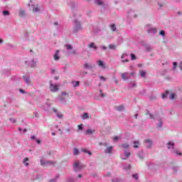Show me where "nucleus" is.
<instances>
[{"instance_id": "obj_61", "label": "nucleus", "mask_w": 182, "mask_h": 182, "mask_svg": "<svg viewBox=\"0 0 182 182\" xmlns=\"http://www.w3.org/2000/svg\"><path fill=\"white\" fill-rule=\"evenodd\" d=\"M63 96H69V94L68 92H62Z\"/></svg>"}, {"instance_id": "obj_14", "label": "nucleus", "mask_w": 182, "mask_h": 182, "mask_svg": "<svg viewBox=\"0 0 182 182\" xmlns=\"http://www.w3.org/2000/svg\"><path fill=\"white\" fill-rule=\"evenodd\" d=\"M144 46L146 52H151L153 50V46H151L150 44H145Z\"/></svg>"}, {"instance_id": "obj_7", "label": "nucleus", "mask_w": 182, "mask_h": 182, "mask_svg": "<svg viewBox=\"0 0 182 182\" xmlns=\"http://www.w3.org/2000/svg\"><path fill=\"white\" fill-rule=\"evenodd\" d=\"M25 64L30 68H36V62H35L34 59H33L31 61H25Z\"/></svg>"}, {"instance_id": "obj_17", "label": "nucleus", "mask_w": 182, "mask_h": 182, "mask_svg": "<svg viewBox=\"0 0 182 182\" xmlns=\"http://www.w3.org/2000/svg\"><path fill=\"white\" fill-rule=\"evenodd\" d=\"M128 16H130L131 18H137V16L134 14V11L133 10H129L128 11Z\"/></svg>"}, {"instance_id": "obj_64", "label": "nucleus", "mask_w": 182, "mask_h": 182, "mask_svg": "<svg viewBox=\"0 0 182 182\" xmlns=\"http://www.w3.org/2000/svg\"><path fill=\"white\" fill-rule=\"evenodd\" d=\"M68 182H75L73 178H68Z\"/></svg>"}, {"instance_id": "obj_41", "label": "nucleus", "mask_w": 182, "mask_h": 182, "mask_svg": "<svg viewBox=\"0 0 182 182\" xmlns=\"http://www.w3.org/2000/svg\"><path fill=\"white\" fill-rule=\"evenodd\" d=\"M132 178H135V180H139V174L138 173L133 174Z\"/></svg>"}, {"instance_id": "obj_30", "label": "nucleus", "mask_w": 182, "mask_h": 182, "mask_svg": "<svg viewBox=\"0 0 182 182\" xmlns=\"http://www.w3.org/2000/svg\"><path fill=\"white\" fill-rule=\"evenodd\" d=\"M141 77H146V71L140 70L139 71Z\"/></svg>"}, {"instance_id": "obj_59", "label": "nucleus", "mask_w": 182, "mask_h": 182, "mask_svg": "<svg viewBox=\"0 0 182 182\" xmlns=\"http://www.w3.org/2000/svg\"><path fill=\"white\" fill-rule=\"evenodd\" d=\"M177 170H178V168L177 166H174V167L173 168V171H177Z\"/></svg>"}, {"instance_id": "obj_55", "label": "nucleus", "mask_w": 182, "mask_h": 182, "mask_svg": "<svg viewBox=\"0 0 182 182\" xmlns=\"http://www.w3.org/2000/svg\"><path fill=\"white\" fill-rule=\"evenodd\" d=\"M80 74L82 75V76H85V75H87V72L85 71H81Z\"/></svg>"}, {"instance_id": "obj_44", "label": "nucleus", "mask_w": 182, "mask_h": 182, "mask_svg": "<svg viewBox=\"0 0 182 182\" xmlns=\"http://www.w3.org/2000/svg\"><path fill=\"white\" fill-rule=\"evenodd\" d=\"M58 177H59V175H57L55 178L50 179V182H56V180H58Z\"/></svg>"}, {"instance_id": "obj_6", "label": "nucleus", "mask_w": 182, "mask_h": 182, "mask_svg": "<svg viewBox=\"0 0 182 182\" xmlns=\"http://www.w3.org/2000/svg\"><path fill=\"white\" fill-rule=\"evenodd\" d=\"M50 92H53L54 93L59 90V86L57 85H54L52 82V80L50 81Z\"/></svg>"}, {"instance_id": "obj_16", "label": "nucleus", "mask_w": 182, "mask_h": 182, "mask_svg": "<svg viewBox=\"0 0 182 182\" xmlns=\"http://www.w3.org/2000/svg\"><path fill=\"white\" fill-rule=\"evenodd\" d=\"M112 151H113V146H109L105 150V154H112Z\"/></svg>"}, {"instance_id": "obj_57", "label": "nucleus", "mask_w": 182, "mask_h": 182, "mask_svg": "<svg viewBox=\"0 0 182 182\" xmlns=\"http://www.w3.org/2000/svg\"><path fill=\"white\" fill-rule=\"evenodd\" d=\"M113 140L114 141H117V140H119V136H114Z\"/></svg>"}, {"instance_id": "obj_40", "label": "nucleus", "mask_w": 182, "mask_h": 182, "mask_svg": "<svg viewBox=\"0 0 182 182\" xmlns=\"http://www.w3.org/2000/svg\"><path fill=\"white\" fill-rule=\"evenodd\" d=\"M79 154V149L75 148L74 149V156H77Z\"/></svg>"}, {"instance_id": "obj_34", "label": "nucleus", "mask_w": 182, "mask_h": 182, "mask_svg": "<svg viewBox=\"0 0 182 182\" xmlns=\"http://www.w3.org/2000/svg\"><path fill=\"white\" fill-rule=\"evenodd\" d=\"M159 123L157 124V127H159V128L163 127V121L161 120V119H159Z\"/></svg>"}, {"instance_id": "obj_29", "label": "nucleus", "mask_w": 182, "mask_h": 182, "mask_svg": "<svg viewBox=\"0 0 182 182\" xmlns=\"http://www.w3.org/2000/svg\"><path fill=\"white\" fill-rule=\"evenodd\" d=\"M109 49H111V50H116V45L109 44Z\"/></svg>"}, {"instance_id": "obj_1", "label": "nucleus", "mask_w": 182, "mask_h": 182, "mask_svg": "<svg viewBox=\"0 0 182 182\" xmlns=\"http://www.w3.org/2000/svg\"><path fill=\"white\" fill-rule=\"evenodd\" d=\"M174 142L170 141L167 143L166 146L168 150H171V153L177 154V156H181V152H178V150L176 149Z\"/></svg>"}, {"instance_id": "obj_42", "label": "nucleus", "mask_w": 182, "mask_h": 182, "mask_svg": "<svg viewBox=\"0 0 182 182\" xmlns=\"http://www.w3.org/2000/svg\"><path fill=\"white\" fill-rule=\"evenodd\" d=\"M3 15H4V16H9V11H3Z\"/></svg>"}, {"instance_id": "obj_9", "label": "nucleus", "mask_w": 182, "mask_h": 182, "mask_svg": "<svg viewBox=\"0 0 182 182\" xmlns=\"http://www.w3.org/2000/svg\"><path fill=\"white\" fill-rule=\"evenodd\" d=\"M122 160H127L130 157V152L125 151L124 154L120 155Z\"/></svg>"}, {"instance_id": "obj_22", "label": "nucleus", "mask_w": 182, "mask_h": 182, "mask_svg": "<svg viewBox=\"0 0 182 182\" xmlns=\"http://www.w3.org/2000/svg\"><path fill=\"white\" fill-rule=\"evenodd\" d=\"M53 58H54V60H59V59H60V56H59V50H56V53L54 54Z\"/></svg>"}, {"instance_id": "obj_48", "label": "nucleus", "mask_w": 182, "mask_h": 182, "mask_svg": "<svg viewBox=\"0 0 182 182\" xmlns=\"http://www.w3.org/2000/svg\"><path fill=\"white\" fill-rule=\"evenodd\" d=\"M159 35H161V36H164L166 35V32L164 31H161L159 32Z\"/></svg>"}, {"instance_id": "obj_24", "label": "nucleus", "mask_w": 182, "mask_h": 182, "mask_svg": "<svg viewBox=\"0 0 182 182\" xmlns=\"http://www.w3.org/2000/svg\"><path fill=\"white\" fill-rule=\"evenodd\" d=\"M73 87H77V86L80 85V82L79 81H72Z\"/></svg>"}, {"instance_id": "obj_3", "label": "nucleus", "mask_w": 182, "mask_h": 182, "mask_svg": "<svg viewBox=\"0 0 182 182\" xmlns=\"http://www.w3.org/2000/svg\"><path fill=\"white\" fill-rule=\"evenodd\" d=\"M84 167L85 165L80 164V162H79L78 161L74 162L73 168L75 171H80V170H82V168H83Z\"/></svg>"}, {"instance_id": "obj_50", "label": "nucleus", "mask_w": 182, "mask_h": 182, "mask_svg": "<svg viewBox=\"0 0 182 182\" xmlns=\"http://www.w3.org/2000/svg\"><path fill=\"white\" fill-rule=\"evenodd\" d=\"M131 60H136V55L134 54H131Z\"/></svg>"}, {"instance_id": "obj_49", "label": "nucleus", "mask_w": 182, "mask_h": 182, "mask_svg": "<svg viewBox=\"0 0 182 182\" xmlns=\"http://www.w3.org/2000/svg\"><path fill=\"white\" fill-rule=\"evenodd\" d=\"M78 130H83V124L78 125Z\"/></svg>"}, {"instance_id": "obj_58", "label": "nucleus", "mask_w": 182, "mask_h": 182, "mask_svg": "<svg viewBox=\"0 0 182 182\" xmlns=\"http://www.w3.org/2000/svg\"><path fill=\"white\" fill-rule=\"evenodd\" d=\"M82 151H83V153H87V154L89 151H87V149H82Z\"/></svg>"}, {"instance_id": "obj_23", "label": "nucleus", "mask_w": 182, "mask_h": 182, "mask_svg": "<svg viewBox=\"0 0 182 182\" xmlns=\"http://www.w3.org/2000/svg\"><path fill=\"white\" fill-rule=\"evenodd\" d=\"M88 48H92L94 50H97V46H96V44H95V43H91L88 46Z\"/></svg>"}, {"instance_id": "obj_5", "label": "nucleus", "mask_w": 182, "mask_h": 182, "mask_svg": "<svg viewBox=\"0 0 182 182\" xmlns=\"http://www.w3.org/2000/svg\"><path fill=\"white\" fill-rule=\"evenodd\" d=\"M65 47L66 48L67 50H71L68 52L69 55H76V50H73V46L70 44H65Z\"/></svg>"}, {"instance_id": "obj_11", "label": "nucleus", "mask_w": 182, "mask_h": 182, "mask_svg": "<svg viewBox=\"0 0 182 182\" xmlns=\"http://www.w3.org/2000/svg\"><path fill=\"white\" fill-rule=\"evenodd\" d=\"M144 143L146 144L147 149H151V146H153V141L151 139H145Z\"/></svg>"}, {"instance_id": "obj_45", "label": "nucleus", "mask_w": 182, "mask_h": 182, "mask_svg": "<svg viewBox=\"0 0 182 182\" xmlns=\"http://www.w3.org/2000/svg\"><path fill=\"white\" fill-rule=\"evenodd\" d=\"M173 67L172 70H176V69L177 68V62H173Z\"/></svg>"}, {"instance_id": "obj_15", "label": "nucleus", "mask_w": 182, "mask_h": 182, "mask_svg": "<svg viewBox=\"0 0 182 182\" xmlns=\"http://www.w3.org/2000/svg\"><path fill=\"white\" fill-rule=\"evenodd\" d=\"M147 32H148V33H152L153 35H154L157 32V28H150L147 29Z\"/></svg>"}, {"instance_id": "obj_32", "label": "nucleus", "mask_w": 182, "mask_h": 182, "mask_svg": "<svg viewBox=\"0 0 182 182\" xmlns=\"http://www.w3.org/2000/svg\"><path fill=\"white\" fill-rule=\"evenodd\" d=\"M95 132L94 129H88L86 130V134H92Z\"/></svg>"}, {"instance_id": "obj_43", "label": "nucleus", "mask_w": 182, "mask_h": 182, "mask_svg": "<svg viewBox=\"0 0 182 182\" xmlns=\"http://www.w3.org/2000/svg\"><path fill=\"white\" fill-rule=\"evenodd\" d=\"M112 182H120V179H119L118 178H113L112 179Z\"/></svg>"}, {"instance_id": "obj_46", "label": "nucleus", "mask_w": 182, "mask_h": 182, "mask_svg": "<svg viewBox=\"0 0 182 182\" xmlns=\"http://www.w3.org/2000/svg\"><path fill=\"white\" fill-rule=\"evenodd\" d=\"M174 97H176V94H174V93L171 94V95L169 96V99L171 100H173V99H174Z\"/></svg>"}, {"instance_id": "obj_36", "label": "nucleus", "mask_w": 182, "mask_h": 182, "mask_svg": "<svg viewBox=\"0 0 182 182\" xmlns=\"http://www.w3.org/2000/svg\"><path fill=\"white\" fill-rule=\"evenodd\" d=\"M59 100H60V102H61V103H66V99L63 97H60L59 98Z\"/></svg>"}, {"instance_id": "obj_28", "label": "nucleus", "mask_w": 182, "mask_h": 182, "mask_svg": "<svg viewBox=\"0 0 182 182\" xmlns=\"http://www.w3.org/2000/svg\"><path fill=\"white\" fill-rule=\"evenodd\" d=\"M110 29L111 31H112V32H116V30H117L116 24H111Z\"/></svg>"}, {"instance_id": "obj_12", "label": "nucleus", "mask_w": 182, "mask_h": 182, "mask_svg": "<svg viewBox=\"0 0 182 182\" xmlns=\"http://www.w3.org/2000/svg\"><path fill=\"white\" fill-rule=\"evenodd\" d=\"M122 63H126V62H129V55L123 54L121 56Z\"/></svg>"}, {"instance_id": "obj_39", "label": "nucleus", "mask_w": 182, "mask_h": 182, "mask_svg": "<svg viewBox=\"0 0 182 182\" xmlns=\"http://www.w3.org/2000/svg\"><path fill=\"white\" fill-rule=\"evenodd\" d=\"M129 146H130V145H129L128 144H122V147H123L124 149H129Z\"/></svg>"}, {"instance_id": "obj_13", "label": "nucleus", "mask_w": 182, "mask_h": 182, "mask_svg": "<svg viewBox=\"0 0 182 182\" xmlns=\"http://www.w3.org/2000/svg\"><path fill=\"white\" fill-rule=\"evenodd\" d=\"M97 65H98L100 68H102V69H106V63H105L101 60H99L98 61H97Z\"/></svg>"}, {"instance_id": "obj_31", "label": "nucleus", "mask_w": 182, "mask_h": 182, "mask_svg": "<svg viewBox=\"0 0 182 182\" xmlns=\"http://www.w3.org/2000/svg\"><path fill=\"white\" fill-rule=\"evenodd\" d=\"M134 149H139V145L138 144H140V142H139V141H134Z\"/></svg>"}, {"instance_id": "obj_52", "label": "nucleus", "mask_w": 182, "mask_h": 182, "mask_svg": "<svg viewBox=\"0 0 182 182\" xmlns=\"http://www.w3.org/2000/svg\"><path fill=\"white\" fill-rule=\"evenodd\" d=\"M7 46L9 49H12V48H15V46H14V45H12V44H7Z\"/></svg>"}, {"instance_id": "obj_2", "label": "nucleus", "mask_w": 182, "mask_h": 182, "mask_svg": "<svg viewBox=\"0 0 182 182\" xmlns=\"http://www.w3.org/2000/svg\"><path fill=\"white\" fill-rule=\"evenodd\" d=\"M79 31H82V25L80 24V21L75 20L73 23V32L76 33L79 32Z\"/></svg>"}, {"instance_id": "obj_56", "label": "nucleus", "mask_w": 182, "mask_h": 182, "mask_svg": "<svg viewBox=\"0 0 182 182\" xmlns=\"http://www.w3.org/2000/svg\"><path fill=\"white\" fill-rule=\"evenodd\" d=\"M100 48L102 49L103 50H106V49H107V47H106L105 46H101Z\"/></svg>"}, {"instance_id": "obj_19", "label": "nucleus", "mask_w": 182, "mask_h": 182, "mask_svg": "<svg viewBox=\"0 0 182 182\" xmlns=\"http://www.w3.org/2000/svg\"><path fill=\"white\" fill-rule=\"evenodd\" d=\"M136 86H137L136 84V81H132V82H129L128 85V87L129 89H133V87H136Z\"/></svg>"}, {"instance_id": "obj_33", "label": "nucleus", "mask_w": 182, "mask_h": 182, "mask_svg": "<svg viewBox=\"0 0 182 182\" xmlns=\"http://www.w3.org/2000/svg\"><path fill=\"white\" fill-rule=\"evenodd\" d=\"M26 161H29V159L28 158H25L23 161V164H25V166H29V164L27 163Z\"/></svg>"}, {"instance_id": "obj_60", "label": "nucleus", "mask_w": 182, "mask_h": 182, "mask_svg": "<svg viewBox=\"0 0 182 182\" xmlns=\"http://www.w3.org/2000/svg\"><path fill=\"white\" fill-rule=\"evenodd\" d=\"M50 71H51L52 75H53L55 73V72H56V70L53 68H51Z\"/></svg>"}, {"instance_id": "obj_4", "label": "nucleus", "mask_w": 182, "mask_h": 182, "mask_svg": "<svg viewBox=\"0 0 182 182\" xmlns=\"http://www.w3.org/2000/svg\"><path fill=\"white\" fill-rule=\"evenodd\" d=\"M40 163H41V165L43 166H53L54 164H56V162L53 161H44L43 160V158H42L41 160H40Z\"/></svg>"}, {"instance_id": "obj_62", "label": "nucleus", "mask_w": 182, "mask_h": 182, "mask_svg": "<svg viewBox=\"0 0 182 182\" xmlns=\"http://www.w3.org/2000/svg\"><path fill=\"white\" fill-rule=\"evenodd\" d=\"M179 69L182 70V61L179 63Z\"/></svg>"}, {"instance_id": "obj_25", "label": "nucleus", "mask_w": 182, "mask_h": 182, "mask_svg": "<svg viewBox=\"0 0 182 182\" xmlns=\"http://www.w3.org/2000/svg\"><path fill=\"white\" fill-rule=\"evenodd\" d=\"M82 120H86V119H89V114L87 112H85L82 114Z\"/></svg>"}, {"instance_id": "obj_38", "label": "nucleus", "mask_w": 182, "mask_h": 182, "mask_svg": "<svg viewBox=\"0 0 182 182\" xmlns=\"http://www.w3.org/2000/svg\"><path fill=\"white\" fill-rule=\"evenodd\" d=\"M56 116L58 119H62V117H63V114L60 112H57Z\"/></svg>"}, {"instance_id": "obj_53", "label": "nucleus", "mask_w": 182, "mask_h": 182, "mask_svg": "<svg viewBox=\"0 0 182 182\" xmlns=\"http://www.w3.org/2000/svg\"><path fill=\"white\" fill-rule=\"evenodd\" d=\"M10 122H11V123H16V119H15V118H10Z\"/></svg>"}, {"instance_id": "obj_47", "label": "nucleus", "mask_w": 182, "mask_h": 182, "mask_svg": "<svg viewBox=\"0 0 182 182\" xmlns=\"http://www.w3.org/2000/svg\"><path fill=\"white\" fill-rule=\"evenodd\" d=\"M100 80H103V82H106V80H107V78H106L103 76H100Z\"/></svg>"}, {"instance_id": "obj_20", "label": "nucleus", "mask_w": 182, "mask_h": 182, "mask_svg": "<svg viewBox=\"0 0 182 182\" xmlns=\"http://www.w3.org/2000/svg\"><path fill=\"white\" fill-rule=\"evenodd\" d=\"M18 15L19 16H21L22 18H24V16L26 15L25 13V11L22 9H20L18 11Z\"/></svg>"}, {"instance_id": "obj_37", "label": "nucleus", "mask_w": 182, "mask_h": 182, "mask_svg": "<svg viewBox=\"0 0 182 182\" xmlns=\"http://www.w3.org/2000/svg\"><path fill=\"white\" fill-rule=\"evenodd\" d=\"M146 114H149L150 119H154V115H153L152 114H150V112L147 109H146Z\"/></svg>"}, {"instance_id": "obj_18", "label": "nucleus", "mask_w": 182, "mask_h": 182, "mask_svg": "<svg viewBox=\"0 0 182 182\" xmlns=\"http://www.w3.org/2000/svg\"><path fill=\"white\" fill-rule=\"evenodd\" d=\"M115 109L117 110V112H124V105H119L115 107Z\"/></svg>"}, {"instance_id": "obj_10", "label": "nucleus", "mask_w": 182, "mask_h": 182, "mask_svg": "<svg viewBox=\"0 0 182 182\" xmlns=\"http://www.w3.org/2000/svg\"><path fill=\"white\" fill-rule=\"evenodd\" d=\"M121 77L123 80H129L130 79V74L129 73H122Z\"/></svg>"}, {"instance_id": "obj_8", "label": "nucleus", "mask_w": 182, "mask_h": 182, "mask_svg": "<svg viewBox=\"0 0 182 182\" xmlns=\"http://www.w3.org/2000/svg\"><path fill=\"white\" fill-rule=\"evenodd\" d=\"M23 79L26 85H31V75L29 74L23 75Z\"/></svg>"}, {"instance_id": "obj_26", "label": "nucleus", "mask_w": 182, "mask_h": 182, "mask_svg": "<svg viewBox=\"0 0 182 182\" xmlns=\"http://www.w3.org/2000/svg\"><path fill=\"white\" fill-rule=\"evenodd\" d=\"M95 4H97V5H99L100 6H103V5H105L103 1H102L101 0H95Z\"/></svg>"}, {"instance_id": "obj_35", "label": "nucleus", "mask_w": 182, "mask_h": 182, "mask_svg": "<svg viewBox=\"0 0 182 182\" xmlns=\"http://www.w3.org/2000/svg\"><path fill=\"white\" fill-rule=\"evenodd\" d=\"M168 95V91H166L164 93L162 94V99H166Z\"/></svg>"}, {"instance_id": "obj_51", "label": "nucleus", "mask_w": 182, "mask_h": 182, "mask_svg": "<svg viewBox=\"0 0 182 182\" xmlns=\"http://www.w3.org/2000/svg\"><path fill=\"white\" fill-rule=\"evenodd\" d=\"M33 12H39V8H38V7H33Z\"/></svg>"}, {"instance_id": "obj_63", "label": "nucleus", "mask_w": 182, "mask_h": 182, "mask_svg": "<svg viewBox=\"0 0 182 182\" xmlns=\"http://www.w3.org/2000/svg\"><path fill=\"white\" fill-rule=\"evenodd\" d=\"M36 141L37 144H41V140L36 139Z\"/></svg>"}, {"instance_id": "obj_21", "label": "nucleus", "mask_w": 182, "mask_h": 182, "mask_svg": "<svg viewBox=\"0 0 182 182\" xmlns=\"http://www.w3.org/2000/svg\"><path fill=\"white\" fill-rule=\"evenodd\" d=\"M83 67H84V69H88L89 70L93 69V66H92L91 64H88V63H85Z\"/></svg>"}, {"instance_id": "obj_27", "label": "nucleus", "mask_w": 182, "mask_h": 182, "mask_svg": "<svg viewBox=\"0 0 182 182\" xmlns=\"http://www.w3.org/2000/svg\"><path fill=\"white\" fill-rule=\"evenodd\" d=\"M123 168L124 170H130V168H132V165H130V164L123 165Z\"/></svg>"}, {"instance_id": "obj_54", "label": "nucleus", "mask_w": 182, "mask_h": 182, "mask_svg": "<svg viewBox=\"0 0 182 182\" xmlns=\"http://www.w3.org/2000/svg\"><path fill=\"white\" fill-rule=\"evenodd\" d=\"M100 96L101 97H105V94L102 92V90H100Z\"/></svg>"}]
</instances>
